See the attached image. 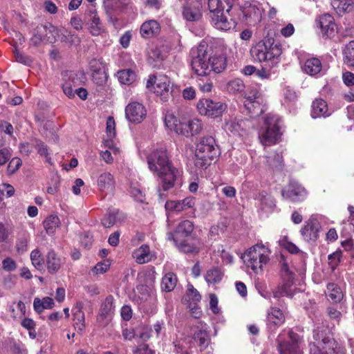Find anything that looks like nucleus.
Segmentation results:
<instances>
[{"mask_svg": "<svg viewBox=\"0 0 354 354\" xmlns=\"http://www.w3.org/2000/svg\"><path fill=\"white\" fill-rule=\"evenodd\" d=\"M132 256L139 264H144L151 261L154 258V254L151 251L149 246L146 244L133 251Z\"/></svg>", "mask_w": 354, "mask_h": 354, "instance_id": "cd10ccee", "label": "nucleus"}, {"mask_svg": "<svg viewBox=\"0 0 354 354\" xmlns=\"http://www.w3.org/2000/svg\"><path fill=\"white\" fill-rule=\"evenodd\" d=\"M34 146L41 156L45 157L48 156V147L43 142L38 140H35L34 142Z\"/></svg>", "mask_w": 354, "mask_h": 354, "instance_id": "0e129e2a", "label": "nucleus"}, {"mask_svg": "<svg viewBox=\"0 0 354 354\" xmlns=\"http://www.w3.org/2000/svg\"><path fill=\"white\" fill-rule=\"evenodd\" d=\"M302 68L304 73L310 76L322 75L324 73L322 62L317 57L306 59Z\"/></svg>", "mask_w": 354, "mask_h": 354, "instance_id": "a878e982", "label": "nucleus"}, {"mask_svg": "<svg viewBox=\"0 0 354 354\" xmlns=\"http://www.w3.org/2000/svg\"><path fill=\"white\" fill-rule=\"evenodd\" d=\"M223 277L222 272L217 268L208 270L205 275V280L209 284H216L219 283Z\"/></svg>", "mask_w": 354, "mask_h": 354, "instance_id": "49530a36", "label": "nucleus"}, {"mask_svg": "<svg viewBox=\"0 0 354 354\" xmlns=\"http://www.w3.org/2000/svg\"><path fill=\"white\" fill-rule=\"evenodd\" d=\"M270 250L264 245L257 243L248 249L242 256V259L248 268L254 272H261L263 266L270 260Z\"/></svg>", "mask_w": 354, "mask_h": 354, "instance_id": "6e6552de", "label": "nucleus"}, {"mask_svg": "<svg viewBox=\"0 0 354 354\" xmlns=\"http://www.w3.org/2000/svg\"><path fill=\"white\" fill-rule=\"evenodd\" d=\"M115 184L113 176L107 171L102 173L97 180L98 189L105 194L112 193L115 188Z\"/></svg>", "mask_w": 354, "mask_h": 354, "instance_id": "5701e85b", "label": "nucleus"}, {"mask_svg": "<svg viewBox=\"0 0 354 354\" xmlns=\"http://www.w3.org/2000/svg\"><path fill=\"white\" fill-rule=\"evenodd\" d=\"M250 53L253 59L259 62L274 61L281 55V48L272 38H264L251 48Z\"/></svg>", "mask_w": 354, "mask_h": 354, "instance_id": "0eeeda50", "label": "nucleus"}, {"mask_svg": "<svg viewBox=\"0 0 354 354\" xmlns=\"http://www.w3.org/2000/svg\"><path fill=\"white\" fill-rule=\"evenodd\" d=\"M192 54L191 65L198 76H207L212 71L219 73L226 68L225 56L209 53L205 45H199L196 49H192Z\"/></svg>", "mask_w": 354, "mask_h": 354, "instance_id": "f257e3e1", "label": "nucleus"}, {"mask_svg": "<svg viewBox=\"0 0 354 354\" xmlns=\"http://www.w3.org/2000/svg\"><path fill=\"white\" fill-rule=\"evenodd\" d=\"M57 31L52 25H39L33 31L30 39V45L38 46L44 42L53 43L55 41L54 32Z\"/></svg>", "mask_w": 354, "mask_h": 354, "instance_id": "1a4fd4ad", "label": "nucleus"}, {"mask_svg": "<svg viewBox=\"0 0 354 354\" xmlns=\"http://www.w3.org/2000/svg\"><path fill=\"white\" fill-rule=\"evenodd\" d=\"M109 267V264L103 262H100L92 268V272L93 273V274H103L108 270Z\"/></svg>", "mask_w": 354, "mask_h": 354, "instance_id": "69168bd1", "label": "nucleus"}, {"mask_svg": "<svg viewBox=\"0 0 354 354\" xmlns=\"http://www.w3.org/2000/svg\"><path fill=\"white\" fill-rule=\"evenodd\" d=\"M90 32L94 36L101 35L104 28L95 10H91L87 15Z\"/></svg>", "mask_w": 354, "mask_h": 354, "instance_id": "c85d7f7f", "label": "nucleus"}, {"mask_svg": "<svg viewBox=\"0 0 354 354\" xmlns=\"http://www.w3.org/2000/svg\"><path fill=\"white\" fill-rule=\"evenodd\" d=\"M195 203V198L189 196L183 200L167 201L165 204V207L171 210L182 212L193 208Z\"/></svg>", "mask_w": 354, "mask_h": 354, "instance_id": "b1692460", "label": "nucleus"}, {"mask_svg": "<svg viewBox=\"0 0 354 354\" xmlns=\"http://www.w3.org/2000/svg\"><path fill=\"white\" fill-rule=\"evenodd\" d=\"M280 245L286 249L289 252L292 254H296L299 252L298 247L294 243L288 241L286 239H282L279 241Z\"/></svg>", "mask_w": 354, "mask_h": 354, "instance_id": "e2e57ef3", "label": "nucleus"}, {"mask_svg": "<svg viewBox=\"0 0 354 354\" xmlns=\"http://www.w3.org/2000/svg\"><path fill=\"white\" fill-rule=\"evenodd\" d=\"M320 225L315 218H309L301 229V234L306 241H315L319 236Z\"/></svg>", "mask_w": 354, "mask_h": 354, "instance_id": "6ab92c4d", "label": "nucleus"}, {"mask_svg": "<svg viewBox=\"0 0 354 354\" xmlns=\"http://www.w3.org/2000/svg\"><path fill=\"white\" fill-rule=\"evenodd\" d=\"M167 239L169 241H174L176 247L179 249V250L187 252V253H197L198 252V248L187 243L185 241H179L178 239H176L174 235L171 232H168L167 234Z\"/></svg>", "mask_w": 354, "mask_h": 354, "instance_id": "e433bc0d", "label": "nucleus"}, {"mask_svg": "<svg viewBox=\"0 0 354 354\" xmlns=\"http://www.w3.org/2000/svg\"><path fill=\"white\" fill-rule=\"evenodd\" d=\"M118 214V212H113L108 215H106L102 220V225L107 228H109L113 226L117 223V216Z\"/></svg>", "mask_w": 354, "mask_h": 354, "instance_id": "864d4df0", "label": "nucleus"}, {"mask_svg": "<svg viewBox=\"0 0 354 354\" xmlns=\"http://www.w3.org/2000/svg\"><path fill=\"white\" fill-rule=\"evenodd\" d=\"M344 62L354 68V40L349 41L343 50Z\"/></svg>", "mask_w": 354, "mask_h": 354, "instance_id": "37998d69", "label": "nucleus"}, {"mask_svg": "<svg viewBox=\"0 0 354 354\" xmlns=\"http://www.w3.org/2000/svg\"><path fill=\"white\" fill-rule=\"evenodd\" d=\"M268 321L275 326H280L285 320L282 311L276 308H272L268 313Z\"/></svg>", "mask_w": 354, "mask_h": 354, "instance_id": "58836bf2", "label": "nucleus"}, {"mask_svg": "<svg viewBox=\"0 0 354 354\" xmlns=\"http://www.w3.org/2000/svg\"><path fill=\"white\" fill-rule=\"evenodd\" d=\"M316 25L319 28L323 37L333 38L337 33V25L333 17L329 14H324L316 19Z\"/></svg>", "mask_w": 354, "mask_h": 354, "instance_id": "f3484780", "label": "nucleus"}, {"mask_svg": "<svg viewBox=\"0 0 354 354\" xmlns=\"http://www.w3.org/2000/svg\"><path fill=\"white\" fill-rule=\"evenodd\" d=\"M113 308V297L110 295L106 298L104 303L102 305V314L106 315L111 312Z\"/></svg>", "mask_w": 354, "mask_h": 354, "instance_id": "bf43d9fd", "label": "nucleus"}, {"mask_svg": "<svg viewBox=\"0 0 354 354\" xmlns=\"http://www.w3.org/2000/svg\"><path fill=\"white\" fill-rule=\"evenodd\" d=\"M89 69H90L91 74H93V73H97V72L102 73V71H106L105 66L102 63V62H101L99 59H93L89 62Z\"/></svg>", "mask_w": 354, "mask_h": 354, "instance_id": "5fc2aeb1", "label": "nucleus"}, {"mask_svg": "<svg viewBox=\"0 0 354 354\" xmlns=\"http://www.w3.org/2000/svg\"><path fill=\"white\" fill-rule=\"evenodd\" d=\"M76 82L75 81V74L71 73L69 77V81L66 82L63 86L62 89L66 95H67L69 98H73L75 97V92L73 91V88L76 87Z\"/></svg>", "mask_w": 354, "mask_h": 354, "instance_id": "09e8293b", "label": "nucleus"}, {"mask_svg": "<svg viewBox=\"0 0 354 354\" xmlns=\"http://www.w3.org/2000/svg\"><path fill=\"white\" fill-rule=\"evenodd\" d=\"M92 80L95 84L99 86H102L107 80L108 75L106 71L102 73H93L91 74Z\"/></svg>", "mask_w": 354, "mask_h": 354, "instance_id": "6e6d98bb", "label": "nucleus"}, {"mask_svg": "<svg viewBox=\"0 0 354 354\" xmlns=\"http://www.w3.org/2000/svg\"><path fill=\"white\" fill-rule=\"evenodd\" d=\"M198 323V330L194 334V339L198 344L201 350H203L207 347L210 339L207 330V325L203 322Z\"/></svg>", "mask_w": 354, "mask_h": 354, "instance_id": "7c9ffc66", "label": "nucleus"}, {"mask_svg": "<svg viewBox=\"0 0 354 354\" xmlns=\"http://www.w3.org/2000/svg\"><path fill=\"white\" fill-rule=\"evenodd\" d=\"M170 84L171 81L167 76L160 75L158 77H149L147 82V87L149 88L153 86L154 93L160 96L162 100L166 101L171 93Z\"/></svg>", "mask_w": 354, "mask_h": 354, "instance_id": "9b49d317", "label": "nucleus"}, {"mask_svg": "<svg viewBox=\"0 0 354 354\" xmlns=\"http://www.w3.org/2000/svg\"><path fill=\"white\" fill-rule=\"evenodd\" d=\"M294 275L288 269H285L282 273L283 283L279 288V291L274 293V297L279 295L292 297L300 288L297 287L296 283L294 282Z\"/></svg>", "mask_w": 354, "mask_h": 354, "instance_id": "dca6fc26", "label": "nucleus"}, {"mask_svg": "<svg viewBox=\"0 0 354 354\" xmlns=\"http://www.w3.org/2000/svg\"><path fill=\"white\" fill-rule=\"evenodd\" d=\"M53 306V299L48 297H44L42 299L35 298L33 302L34 309L38 313H41L44 309H50Z\"/></svg>", "mask_w": 354, "mask_h": 354, "instance_id": "4c0bfd02", "label": "nucleus"}, {"mask_svg": "<svg viewBox=\"0 0 354 354\" xmlns=\"http://www.w3.org/2000/svg\"><path fill=\"white\" fill-rule=\"evenodd\" d=\"M281 194L283 198L292 201H299L300 197L306 195L305 189L297 182L291 181L282 191Z\"/></svg>", "mask_w": 354, "mask_h": 354, "instance_id": "aec40b11", "label": "nucleus"}, {"mask_svg": "<svg viewBox=\"0 0 354 354\" xmlns=\"http://www.w3.org/2000/svg\"><path fill=\"white\" fill-rule=\"evenodd\" d=\"M160 31L159 23L153 19L144 22L140 27V35L144 38H151L158 35Z\"/></svg>", "mask_w": 354, "mask_h": 354, "instance_id": "c756f323", "label": "nucleus"}, {"mask_svg": "<svg viewBox=\"0 0 354 354\" xmlns=\"http://www.w3.org/2000/svg\"><path fill=\"white\" fill-rule=\"evenodd\" d=\"M344 349L333 339L324 338L310 344V354H343Z\"/></svg>", "mask_w": 354, "mask_h": 354, "instance_id": "9d476101", "label": "nucleus"}, {"mask_svg": "<svg viewBox=\"0 0 354 354\" xmlns=\"http://www.w3.org/2000/svg\"><path fill=\"white\" fill-rule=\"evenodd\" d=\"M60 225V221L57 216L50 215L44 221V227L48 234H53Z\"/></svg>", "mask_w": 354, "mask_h": 354, "instance_id": "ea45409f", "label": "nucleus"}, {"mask_svg": "<svg viewBox=\"0 0 354 354\" xmlns=\"http://www.w3.org/2000/svg\"><path fill=\"white\" fill-rule=\"evenodd\" d=\"M177 283V277L172 273H167L162 279L161 287L166 292H171L174 289Z\"/></svg>", "mask_w": 354, "mask_h": 354, "instance_id": "a19ab883", "label": "nucleus"}, {"mask_svg": "<svg viewBox=\"0 0 354 354\" xmlns=\"http://www.w3.org/2000/svg\"><path fill=\"white\" fill-rule=\"evenodd\" d=\"M15 57L17 62L25 65H29L32 62V60L29 57L26 56L17 50L15 51Z\"/></svg>", "mask_w": 354, "mask_h": 354, "instance_id": "338daca9", "label": "nucleus"}, {"mask_svg": "<svg viewBox=\"0 0 354 354\" xmlns=\"http://www.w3.org/2000/svg\"><path fill=\"white\" fill-rule=\"evenodd\" d=\"M265 158L268 169L272 171H279L282 169L283 163L281 153H272L269 156H266Z\"/></svg>", "mask_w": 354, "mask_h": 354, "instance_id": "72a5a7b5", "label": "nucleus"}, {"mask_svg": "<svg viewBox=\"0 0 354 354\" xmlns=\"http://www.w3.org/2000/svg\"><path fill=\"white\" fill-rule=\"evenodd\" d=\"M22 160L18 157L12 158L8 165L7 171L9 175L15 174L21 166Z\"/></svg>", "mask_w": 354, "mask_h": 354, "instance_id": "3c124183", "label": "nucleus"}, {"mask_svg": "<svg viewBox=\"0 0 354 354\" xmlns=\"http://www.w3.org/2000/svg\"><path fill=\"white\" fill-rule=\"evenodd\" d=\"M329 115L328 105L324 100L317 99L313 101L311 111V116L313 118L327 117Z\"/></svg>", "mask_w": 354, "mask_h": 354, "instance_id": "473e14b6", "label": "nucleus"}, {"mask_svg": "<svg viewBox=\"0 0 354 354\" xmlns=\"http://www.w3.org/2000/svg\"><path fill=\"white\" fill-rule=\"evenodd\" d=\"M164 46H155L149 52V57L154 60L163 59L165 57Z\"/></svg>", "mask_w": 354, "mask_h": 354, "instance_id": "603ef678", "label": "nucleus"}, {"mask_svg": "<svg viewBox=\"0 0 354 354\" xmlns=\"http://www.w3.org/2000/svg\"><path fill=\"white\" fill-rule=\"evenodd\" d=\"M147 109L140 102H130L125 107V118L130 123L138 124L144 121L147 116Z\"/></svg>", "mask_w": 354, "mask_h": 354, "instance_id": "ddd939ff", "label": "nucleus"}, {"mask_svg": "<svg viewBox=\"0 0 354 354\" xmlns=\"http://www.w3.org/2000/svg\"><path fill=\"white\" fill-rule=\"evenodd\" d=\"M64 262V259L59 256L53 250L48 251L46 256V266L48 272L51 274L57 273Z\"/></svg>", "mask_w": 354, "mask_h": 354, "instance_id": "4be33fe9", "label": "nucleus"}, {"mask_svg": "<svg viewBox=\"0 0 354 354\" xmlns=\"http://www.w3.org/2000/svg\"><path fill=\"white\" fill-rule=\"evenodd\" d=\"M243 15L250 25H255L261 20L262 10L255 5H250L243 10Z\"/></svg>", "mask_w": 354, "mask_h": 354, "instance_id": "2f4dec72", "label": "nucleus"}, {"mask_svg": "<svg viewBox=\"0 0 354 354\" xmlns=\"http://www.w3.org/2000/svg\"><path fill=\"white\" fill-rule=\"evenodd\" d=\"M201 8V0H190L183 7V17L189 21H198L202 17Z\"/></svg>", "mask_w": 354, "mask_h": 354, "instance_id": "a211bd4d", "label": "nucleus"}, {"mask_svg": "<svg viewBox=\"0 0 354 354\" xmlns=\"http://www.w3.org/2000/svg\"><path fill=\"white\" fill-rule=\"evenodd\" d=\"M30 260L32 266L38 270H42L44 268V260L39 250L35 249L30 253Z\"/></svg>", "mask_w": 354, "mask_h": 354, "instance_id": "c03bdc74", "label": "nucleus"}, {"mask_svg": "<svg viewBox=\"0 0 354 354\" xmlns=\"http://www.w3.org/2000/svg\"><path fill=\"white\" fill-rule=\"evenodd\" d=\"M209 17L212 24L218 30H228L236 26L232 19H228L224 15V10L229 12L232 6L226 0H207Z\"/></svg>", "mask_w": 354, "mask_h": 354, "instance_id": "20e7f679", "label": "nucleus"}, {"mask_svg": "<svg viewBox=\"0 0 354 354\" xmlns=\"http://www.w3.org/2000/svg\"><path fill=\"white\" fill-rule=\"evenodd\" d=\"M226 88L230 93H235L243 91L245 86L242 80L236 78L229 81Z\"/></svg>", "mask_w": 354, "mask_h": 354, "instance_id": "de8ad7c7", "label": "nucleus"}, {"mask_svg": "<svg viewBox=\"0 0 354 354\" xmlns=\"http://www.w3.org/2000/svg\"><path fill=\"white\" fill-rule=\"evenodd\" d=\"M326 295L328 299L333 303L339 302L344 297L341 288L337 284L333 283L328 284Z\"/></svg>", "mask_w": 354, "mask_h": 354, "instance_id": "c9c22d12", "label": "nucleus"}, {"mask_svg": "<svg viewBox=\"0 0 354 354\" xmlns=\"http://www.w3.org/2000/svg\"><path fill=\"white\" fill-rule=\"evenodd\" d=\"M83 307V303L77 301L72 309L74 317V327L79 333H82L85 328V317L82 310Z\"/></svg>", "mask_w": 354, "mask_h": 354, "instance_id": "bb28decb", "label": "nucleus"}, {"mask_svg": "<svg viewBox=\"0 0 354 354\" xmlns=\"http://www.w3.org/2000/svg\"><path fill=\"white\" fill-rule=\"evenodd\" d=\"M243 104L245 109L252 115L261 113L262 109L259 102V92L257 88L248 86L243 93Z\"/></svg>", "mask_w": 354, "mask_h": 354, "instance_id": "4468645a", "label": "nucleus"}, {"mask_svg": "<svg viewBox=\"0 0 354 354\" xmlns=\"http://www.w3.org/2000/svg\"><path fill=\"white\" fill-rule=\"evenodd\" d=\"M130 193L132 197L138 202L143 203L145 200V194L143 193L142 190L138 187H131L130 189Z\"/></svg>", "mask_w": 354, "mask_h": 354, "instance_id": "680f3d73", "label": "nucleus"}, {"mask_svg": "<svg viewBox=\"0 0 354 354\" xmlns=\"http://www.w3.org/2000/svg\"><path fill=\"white\" fill-rule=\"evenodd\" d=\"M118 78L121 84L130 85L136 81V75L132 70L126 69L118 73Z\"/></svg>", "mask_w": 354, "mask_h": 354, "instance_id": "79ce46f5", "label": "nucleus"}, {"mask_svg": "<svg viewBox=\"0 0 354 354\" xmlns=\"http://www.w3.org/2000/svg\"><path fill=\"white\" fill-rule=\"evenodd\" d=\"M342 257V252L336 251L328 255V263L332 270H335L340 261Z\"/></svg>", "mask_w": 354, "mask_h": 354, "instance_id": "052dcab7", "label": "nucleus"}, {"mask_svg": "<svg viewBox=\"0 0 354 354\" xmlns=\"http://www.w3.org/2000/svg\"><path fill=\"white\" fill-rule=\"evenodd\" d=\"M281 120L272 114L267 115L264 118V124L259 133V139L263 146H270L277 143L282 136Z\"/></svg>", "mask_w": 354, "mask_h": 354, "instance_id": "423d86ee", "label": "nucleus"}, {"mask_svg": "<svg viewBox=\"0 0 354 354\" xmlns=\"http://www.w3.org/2000/svg\"><path fill=\"white\" fill-rule=\"evenodd\" d=\"M290 342H279L278 350L279 354H303L302 341L299 335L289 332Z\"/></svg>", "mask_w": 354, "mask_h": 354, "instance_id": "2eb2a0df", "label": "nucleus"}, {"mask_svg": "<svg viewBox=\"0 0 354 354\" xmlns=\"http://www.w3.org/2000/svg\"><path fill=\"white\" fill-rule=\"evenodd\" d=\"M220 155V149L212 136L201 137L196 145L194 165L199 169H206Z\"/></svg>", "mask_w": 354, "mask_h": 354, "instance_id": "7ed1b4c3", "label": "nucleus"}, {"mask_svg": "<svg viewBox=\"0 0 354 354\" xmlns=\"http://www.w3.org/2000/svg\"><path fill=\"white\" fill-rule=\"evenodd\" d=\"M2 269L6 272L15 271L17 269L16 261L10 257H6L2 261Z\"/></svg>", "mask_w": 354, "mask_h": 354, "instance_id": "13d9d810", "label": "nucleus"}, {"mask_svg": "<svg viewBox=\"0 0 354 354\" xmlns=\"http://www.w3.org/2000/svg\"><path fill=\"white\" fill-rule=\"evenodd\" d=\"M250 122L242 119H231L225 123V130L234 134L243 136V133L250 128Z\"/></svg>", "mask_w": 354, "mask_h": 354, "instance_id": "393cba45", "label": "nucleus"}, {"mask_svg": "<svg viewBox=\"0 0 354 354\" xmlns=\"http://www.w3.org/2000/svg\"><path fill=\"white\" fill-rule=\"evenodd\" d=\"M147 164L149 170L160 178L164 190L174 187L178 171L172 166L165 149L153 150L147 156Z\"/></svg>", "mask_w": 354, "mask_h": 354, "instance_id": "f03ea898", "label": "nucleus"}, {"mask_svg": "<svg viewBox=\"0 0 354 354\" xmlns=\"http://www.w3.org/2000/svg\"><path fill=\"white\" fill-rule=\"evenodd\" d=\"M254 198L258 201L259 208L265 213L272 212L276 207L275 201L272 196L265 191L259 192Z\"/></svg>", "mask_w": 354, "mask_h": 354, "instance_id": "412c9836", "label": "nucleus"}, {"mask_svg": "<svg viewBox=\"0 0 354 354\" xmlns=\"http://www.w3.org/2000/svg\"><path fill=\"white\" fill-rule=\"evenodd\" d=\"M197 109L200 114L214 118L222 115L226 109V105L221 102L204 98L198 102Z\"/></svg>", "mask_w": 354, "mask_h": 354, "instance_id": "f8f14e48", "label": "nucleus"}, {"mask_svg": "<svg viewBox=\"0 0 354 354\" xmlns=\"http://www.w3.org/2000/svg\"><path fill=\"white\" fill-rule=\"evenodd\" d=\"M194 230V224L189 220H185L178 223L176 228V239L189 236Z\"/></svg>", "mask_w": 354, "mask_h": 354, "instance_id": "f704fd0d", "label": "nucleus"}, {"mask_svg": "<svg viewBox=\"0 0 354 354\" xmlns=\"http://www.w3.org/2000/svg\"><path fill=\"white\" fill-rule=\"evenodd\" d=\"M197 84L200 90L203 93H209L212 89V82L207 76H201L197 80Z\"/></svg>", "mask_w": 354, "mask_h": 354, "instance_id": "8fccbe9b", "label": "nucleus"}, {"mask_svg": "<svg viewBox=\"0 0 354 354\" xmlns=\"http://www.w3.org/2000/svg\"><path fill=\"white\" fill-rule=\"evenodd\" d=\"M331 5L339 12H349L353 7L352 0H333Z\"/></svg>", "mask_w": 354, "mask_h": 354, "instance_id": "a18cd8bd", "label": "nucleus"}, {"mask_svg": "<svg viewBox=\"0 0 354 354\" xmlns=\"http://www.w3.org/2000/svg\"><path fill=\"white\" fill-rule=\"evenodd\" d=\"M165 124L170 130L186 137L198 134L203 129V124L200 120L193 118L180 121L172 113L169 112L165 114Z\"/></svg>", "mask_w": 354, "mask_h": 354, "instance_id": "39448f33", "label": "nucleus"}, {"mask_svg": "<svg viewBox=\"0 0 354 354\" xmlns=\"http://www.w3.org/2000/svg\"><path fill=\"white\" fill-rule=\"evenodd\" d=\"M115 123L113 117L109 116L106 120V131L109 138H113L115 136Z\"/></svg>", "mask_w": 354, "mask_h": 354, "instance_id": "4d7b16f0", "label": "nucleus"}, {"mask_svg": "<svg viewBox=\"0 0 354 354\" xmlns=\"http://www.w3.org/2000/svg\"><path fill=\"white\" fill-rule=\"evenodd\" d=\"M342 80L344 83L348 86L354 85V74L351 72L346 71L344 73Z\"/></svg>", "mask_w": 354, "mask_h": 354, "instance_id": "774afa93", "label": "nucleus"}]
</instances>
